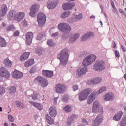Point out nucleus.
Here are the masks:
<instances>
[{
    "label": "nucleus",
    "instance_id": "obj_28",
    "mask_svg": "<svg viewBox=\"0 0 126 126\" xmlns=\"http://www.w3.org/2000/svg\"><path fill=\"white\" fill-rule=\"evenodd\" d=\"M30 55V53H29V52H25V53H24L21 56L20 61L21 62H24L25 61L27 60L28 59Z\"/></svg>",
    "mask_w": 126,
    "mask_h": 126
},
{
    "label": "nucleus",
    "instance_id": "obj_59",
    "mask_svg": "<svg viewBox=\"0 0 126 126\" xmlns=\"http://www.w3.org/2000/svg\"><path fill=\"white\" fill-rule=\"evenodd\" d=\"M30 73H33V68H32V69H31L30 70Z\"/></svg>",
    "mask_w": 126,
    "mask_h": 126
},
{
    "label": "nucleus",
    "instance_id": "obj_48",
    "mask_svg": "<svg viewBox=\"0 0 126 126\" xmlns=\"http://www.w3.org/2000/svg\"><path fill=\"white\" fill-rule=\"evenodd\" d=\"M72 89H73V90L74 91H76L77 90H78L79 89V87L78 85H73V87H72Z\"/></svg>",
    "mask_w": 126,
    "mask_h": 126
},
{
    "label": "nucleus",
    "instance_id": "obj_30",
    "mask_svg": "<svg viewBox=\"0 0 126 126\" xmlns=\"http://www.w3.org/2000/svg\"><path fill=\"white\" fill-rule=\"evenodd\" d=\"M123 115V112L120 111L119 113H117L113 117V120L116 121H119L122 118V116Z\"/></svg>",
    "mask_w": 126,
    "mask_h": 126
},
{
    "label": "nucleus",
    "instance_id": "obj_23",
    "mask_svg": "<svg viewBox=\"0 0 126 126\" xmlns=\"http://www.w3.org/2000/svg\"><path fill=\"white\" fill-rule=\"evenodd\" d=\"M94 35V32H88L82 37L81 41H86V40L89 39L90 37H92Z\"/></svg>",
    "mask_w": 126,
    "mask_h": 126
},
{
    "label": "nucleus",
    "instance_id": "obj_41",
    "mask_svg": "<svg viewBox=\"0 0 126 126\" xmlns=\"http://www.w3.org/2000/svg\"><path fill=\"white\" fill-rule=\"evenodd\" d=\"M121 126H126V116L122 120L121 122Z\"/></svg>",
    "mask_w": 126,
    "mask_h": 126
},
{
    "label": "nucleus",
    "instance_id": "obj_1",
    "mask_svg": "<svg viewBox=\"0 0 126 126\" xmlns=\"http://www.w3.org/2000/svg\"><path fill=\"white\" fill-rule=\"evenodd\" d=\"M96 59V56L94 55H91L86 57L82 62V64L84 67L78 69L76 75L78 76H81L87 73L88 71L87 66L92 64Z\"/></svg>",
    "mask_w": 126,
    "mask_h": 126
},
{
    "label": "nucleus",
    "instance_id": "obj_38",
    "mask_svg": "<svg viewBox=\"0 0 126 126\" xmlns=\"http://www.w3.org/2000/svg\"><path fill=\"white\" fill-rule=\"evenodd\" d=\"M47 44L49 47H55V46L56 45V43L53 42L52 39H49L47 42Z\"/></svg>",
    "mask_w": 126,
    "mask_h": 126
},
{
    "label": "nucleus",
    "instance_id": "obj_39",
    "mask_svg": "<svg viewBox=\"0 0 126 126\" xmlns=\"http://www.w3.org/2000/svg\"><path fill=\"white\" fill-rule=\"evenodd\" d=\"M45 32H44L43 33H41L37 36V37H36V39L38 40H41L43 37H45Z\"/></svg>",
    "mask_w": 126,
    "mask_h": 126
},
{
    "label": "nucleus",
    "instance_id": "obj_57",
    "mask_svg": "<svg viewBox=\"0 0 126 126\" xmlns=\"http://www.w3.org/2000/svg\"><path fill=\"white\" fill-rule=\"evenodd\" d=\"M113 9L115 10V11H117V9L115 7V6H112Z\"/></svg>",
    "mask_w": 126,
    "mask_h": 126
},
{
    "label": "nucleus",
    "instance_id": "obj_4",
    "mask_svg": "<svg viewBox=\"0 0 126 126\" xmlns=\"http://www.w3.org/2000/svg\"><path fill=\"white\" fill-rule=\"evenodd\" d=\"M93 92L91 88L85 89L80 92L78 98L80 101H85L87 99L89 95Z\"/></svg>",
    "mask_w": 126,
    "mask_h": 126
},
{
    "label": "nucleus",
    "instance_id": "obj_63",
    "mask_svg": "<svg viewBox=\"0 0 126 126\" xmlns=\"http://www.w3.org/2000/svg\"><path fill=\"white\" fill-rule=\"evenodd\" d=\"M11 126H16L15 125H14L13 123L11 124Z\"/></svg>",
    "mask_w": 126,
    "mask_h": 126
},
{
    "label": "nucleus",
    "instance_id": "obj_8",
    "mask_svg": "<svg viewBox=\"0 0 126 126\" xmlns=\"http://www.w3.org/2000/svg\"><path fill=\"white\" fill-rule=\"evenodd\" d=\"M46 21V15L42 13H39L37 16V21H38L39 26L40 27H43V26H44Z\"/></svg>",
    "mask_w": 126,
    "mask_h": 126
},
{
    "label": "nucleus",
    "instance_id": "obj_55",
    "mask_svg": "<svg viewBox=\"0 0 126 126\" xmlns=\"http://www.w3.org/2000/svg\"><path fill=\"white\" fill-rule=\"evenodd\" d=\"M122 49L124 52H126V48L123 45H122Z\"/></svg>",
    "mask_w": 126,
    "mask_h": 126
},
{
    "label": "nucleus",
    "instance_id": "obj_61",
    "mask_svg": "<svg viewBox=\"0 0 126 126\" xmlns=\"http://www.w3.org/2000/svg\"><path fill=\"white\" fill-rule=\"evenodd\" d=\"M0 112H2V107H0Z\"/></svg>",
    "mask_w": 126,
    "mask_h": 126
},
{
    "label": "nucleus",
    "instance_id": "obj_16",
    "mask_svg": "<svg viewBox=\"0 0 126 126\" xmlns=\"http://www.w3.org/2000/svg\"><path fill=\"white\" fill-rule=\"evenodd\" d=\"M38 11V4H34L31 7V12L30 13L29 15L31 17H34L35 16V14Z\"/></svg>",
    "mask_w": 126,
    "mask_h": 126
},
{
    "label": "nucleus",
    "instance_id": "obj_58",
    "mask_svg": "<svg viewBox=\"0 0 126 126\" xmlns=\"http://www.w3.org/2000/svg\"><path fill=\"white\" fill-rule=\"evenodd\" d=\"M119 11H120V12L121 13L124 14V10H123V9H120L119 10Z\"/></svg>",
    "mask_w": 126,
    "mask_h": 126
},
{
    "label": "nucleus",
    "instance_id": "obj_26",
    "mask_svg": "<svg viewBox=\"0 0 126 126\" xmlns=\"http://www.w3.org/2000/svg\"><path fill=\"white\" fill-rule=\"evenodd\" d=\"M50 114L53 118H55L56 116L57 112L55 107H54V106H51V107H50Z\"/></svg>",
    "mask_w": 126,
    "mask_h": 126
},
{
    "label": "nucleus",
    "instance_id": "obj_10",
    "mask_svg": "<svg viewBox=\"0 0 126 126\" xmlns=\"http://www.w3.org/2000/svg\"><path fill=\"white\" fill-rule=\"evenodd\" d=\"M104 121V117L101 114H98L95 118L94 122L92 124V126H99Z\"/></svg>",
    "mask_w": 126,
    "mask_h": 126
},
{
    "label": "nucleus",
    "instance_id": "obj_32",
    "mask_svg": "<svg viewBox=\"0 0 126 126\" xmlns=\"http://www.w3.org/2000/svg\"><path fill=\"white\" fill-rule=\"evenodd\" d=\"M3 63L7 67H10L12 65V62L7 58L4 60Z\"/></svg>",
    "mask_w": 126,
    "mask_h": 126
},
{
    "label": "nucleus",
    "instance_id": "obj_21",
    "mask_svg": "<svg viewBox=\"0 0 126 126\" xmlns=\"http://www.w3.org/2000/svg\"><path fill=\"white\" fill-rule=\"evenodd\" d=\"M23 73L17 70H15L12 75L13 78L15 79L21 78L23 77Z\"/></svg>",
    "mask_w": 126,
    "mask_h": 126
},
{
    "label": "nucleus",
    "instance_id": "obj_62",
    "mask_svg": "<svg viewBox=\"0 0 126 126\" xmlns=\"http://www.w3.org/2000/svg\"><path fill=\"white\" fill-rule=\"evenodd\" d=\"M4 126H8L7 124V123H5L4 124Z\"/></svg>",
    "mask_w": 126,
    "mask_h": 126
},
{
    "label": "nucleus",
    "instance_id": "obj_25",
    "mask_svg": "<svg viewBox=\"0 0 126 126\" xmlns=\"http://www.w3.org/2000/svg\"><path fill=\"white\" fill-rule=\"evenodd\" d=\"M29 103L39 110H42V106L40 105L39 103L35 102L32 101H30Z\"/></svg>",
    "mask_w": 126,
    "mask_h": 126
},
{
    "label": "nucleus",
    "instance_id": "obj_2",
    "mask_svg": "<svg viewBox=\"0 0 126 126\" xmlns=\"http://www.w3.org/2000/svg\"><path fill=\"white\" fill-rule=\"evenodd\" d=\"M69 57V52L68 49H64L58 56V59L60 60V65L65 66L67 63Z\"/></svg>",
    "mask_w": 126,
    "mask_h": 126
},
{
    "label": "nucleus",
    "instance_id": "obj_45",
    "mask_svg": "<svg viewBox=\"0 0 126 126\" xmlns=\"http://www.w3.org/2000/svg\"><path fill=\"white\" fill-rule=\"evenodd\" d=\"M82 123L83 124L82 125H79L78 126H85L88 125V123L87 122L86 119H82Z\"/></svg>",
    "mask_w": 126,
    "mask_h": 126
},
{
    "label": "nucleus",
    "instance_id": "obj_46",
    "mask_svg": "<svg viewBox=\"0 0 126 126\" xmlns=\"http://www.w3.org/2000/svg\"><path fill=\"white\" fill-rule=\"evenodd\" d=\"M8 118L11 122H13L14 121V118L13 116H12V115H10V114L8 115Z\"/></svg>",
    "mask_w": 126,
    "mask_h": 126
},
{
    "label": "nucleus",
    "instance_id": "obj_6",
    "mask_svg": "<svg viewBox=\"0 0 126 126\" xmlns=\"http://www.w3.org/2000/svg\"><path fill=\"white\" fill-rule=\"evenodd\" d=\"M105 69V63L104 61L98 60L94 65V69L97 71H102Z\"/></svg>",
    "mask_w": 126,
    "mask_h": 126
},
{
    "label": "nucleus",
    "instance_id": "obj_15",
    "mask_svg": "<svg viewBox=\"0 0 126 126\" xmlns=\"http://www.w3.org/2000/svg\"><path fill=\"white\" fill-rule=\"evenodd\" d=\"M7 7L5 4H3L0 9V18L1 19L5 15L7 12Z\"/></svg>",
    "mask_w": 126,
    "mask_h": 126
},
{
    "label": "nucleus",
    "instance_id": "obj_50",
    "mask_svg": "<svg viewBox=\"0 0 126 126\" xmlns=\"http://www.w3.org/2000/svg\"><path fill=\"white\" fill-rule=\"evenodd\" d=\"M67 99V98L66 97V95L65 94L63 95V98H62V100H63V101H66Z\"/></svg>",
    "mask_w": 126,
    "mask_h": 126
},
{
    "label": "nucleus",
    "instance_id": "obj_35",
    "mask_svg": "<svg viewBox=\"0 0 126 126\" xmlns=\"http://www.w3.org/2000/svg\"><path fill=\"white\" fill-rule=\"evenodd\" d=\"M71 12L70 11L65 12L61 14V18H65L70 16Z\"/></svg>",
    "mask_w": 126,
    "mask_h": 126
},
{
    "label": "nucleus",
    "instance_id": "obj_37",
    "mask_svg": "<svg viewBox=\"0 0 126 126\" xmlns=\"http://www.w3.org/2000/svg\"><path fill=\"white\" fill-rule=\"evenodd\" d=\"M9 90L11 94H15L16 92V87L15 86L10 87Z\"/></svg>",
    "mask_w": 126,
    "mask_h": 126
},
{
    "label": "nucleus",
    "instance_id": "obj_56",
    "mask_svg": "<svg viewBox=\"0 0 126 126\" xmlns=\"http://www.w3.org/2000/svg\"><path fill=\"white\" fill-rule=\"evenodd\" d=\"M6 25L5 24H4V23H2L1 25V27H5Z\"/></svg>",
    "mask_w": 126,
    "mask_h": 126
},
{
    "label": "nucleus",
    "instance_id": "obj_42",
    "mask_svg": "<svg viewBox=\"0 0 126 126\" xmlns=\"http://www.w3.org/2000/svg\"><path fill=\"white\" fill-rule=\"evenodd\" d=\"M14 30H15V27L13 25H10V26H8L6 29V30L8 32L13 31Z\"/></svg>",
    "mask_w": 126,
    "mask_h": 126
},
{
    "label": "nucleus",
    "instance_id": "obj_52",
    "mask_svg": "<svg viewBox=\"0 0 126 126\" xmlns=\"http://www.w3.org/2000/svg\"><path fill=\"white\" fill-rule=\"evenodd\" d=\"M58 34H59V33L58 32H57L53 33L52 36L53 37H56V36H58Z\"/></svg>",
    "mask_w": 126,
    "mask_h": 126
},
{
    "label": "nucleus",
    "instance_id": "obj_44",
    "mask_svg": "<svg viewBox=\"0 0 126 126\" xmlns=\"http://www.w3.org/2000/svg\"><path fill=\"white\" fill-rule=\"evenodd\" d=\"M30 97H32V99L34 100L38 99V96L37 94H32Z\"/></svg>",
    "mask_w": 126,
    "mask_h": 126
},
{
    "label": "nucleus",
    "instance_id": "obj_27",
    "mask_svg": "<svg viewBox=\"0 0 126 126\" xmlns=\"http://www.w3.org/2000/svg\"><path fill=\"white\" fill-rule=\"evenodd\" d=\"M79 36L80 35L79 33H76L74 34L71 37V38H70L69 43H70V44L74 43V42L79 37Z\"/></svg>",
    "mask_w": 126,
    "mask_h": 126
},
{
    "label": "nucleus",
    "instance_id": "obj_19",
    "mask_svg": "<svg viewBox=\"0 0 126 126\" xmlns=\"http://www.w3.org/2000/svg\"><path fill=\"white\" fill-rule=\"evenodd\" d=\"M114 98V95L112 93H108L105 95L104 100L105 101L113 100Z\"/></svg>",
    "mask_w": 126,
    "mask_h": 126
},
{
    "label": "nucleus",
    "instance_id": "obj_47",
    "mask_svg": "<svg viewBox=\"0 0 126 126\" xmlns=\"http://www.w3.org/2000/svg\"><path fill=\"white\" fill-rule=\"evenodd\" d=\"M5 93V91L3 88H0V94H2Z\"/></svg>",
    "mask_w": 126,
    "mask_h": 126
},
{
    "label": "nucleus",
    "instance_id": "obj_3",
    "mask_svg": "<svg viewBox=\"0 0 126 126\" xmlns=\"http://www.w3.org/2000/svg\"><path fill=\"white\" fill-rule=\"evenodd\" d=\"M25 13L22 12L16 13L14 11H10L7 16L9 20H15L18 22H20L24 17Z\"/></svg>",
    "mask_w": 126,
    "mask_h": 126
},
{
    "label": "nucleus",
    "instance_id": "obj_24",
    "mask_svg": "<svg viewBox=\"0 0 126 126\" xmlns=\"http://www.w3.org/2000/svg\"><path fill=\"white\" fill-rule=\"evenodd\" d=\"M77 119V116L73 114L71 115V117H69L68 119H67V123L66 124L65 126H70L71 125L72 122Z\"/></svg>",
    "mask_w": 126,
    "mask_h": 126
},
{
    "label": "nucleus",
    "instance_id": "obj_31",
    "mask_svg": "<svg viewBox=\"0 0 126 126\" xmlns=\"http://www.w3.org/2000/svg\"><path fill=\"white\" fill-rule=\"evenodd\" d=\"M83 18L82 14L80 13L78 15H73L71 18L73 22L78 21Z\"/></svg>",
    "mask_w": 126,
    "mask_h": 126
},
{
    "label": "nucleus",
    "instance_id": "obj_49",
    "mask_svg": "<svg viewBox=\"0 0 126 126\" xmlns=\"http://www.w3.org/2000/svg\"><path fill=\"white\" fill-rule=\"evenodd\" d=\"M115 54L116 55V57L120 58V53L119 52V51H117V50H116L115 52Z\"/></svg>",
    "mask_w": 126,
    "mask_h": 126
},
{
    "label": "nucleus",
    "instance_id": "obj_33",
    "mask_svg": "<svg viewBox=\"0 0 126 126\" xmlns=\"http://www.w3.org/2000/svg\"><path fill=\"white\" fill-rule=\"evenodd\" d=\"M46 118L47 122L48 123V124L50 125H52L54 124V119H53V118H52L51 116H49V114H46Z\"/></svg>",
    "mask_w": 126,
    "mask_h": 126
},
{
    "label": "nucleus",
    "instance_id": "obj_64",
    "mask_svg": "<svg viewBox=\"0 0 126 126\" xmlns=\"http://www.w3.org/2000/svg\"><path fill=\"white\" fill-rule=\"evenodd\" d=\"M94 18V16H91L90 17V18Z\"/></svg>",
    "mask_w": 126,
    "mask_h": 126
},
{
    "label": "nucleus",
    "instance_id": "obj_36",
    "mask_svg": "<svg viewBox=\"0 0 126 126\" xmlns=\"http://www.w3.org/2000/svg\"><path fill=\"white\" fill-rule=\"evenodd\" d=\"M63 109L65 112H70L72 111V107L69 105H67L65 106Z\"/></svg>",
    "mask_w": 126,
    "mask_h": 126
},
{
    "label": "nucleus",
    "instance_id": "obj_43",
    "mask_svg": "<svg viewBox=\"0 0 126 126\" xmlns=\"http://www.w3.org/2000/svg\"><path fill=\"white\" fill-rule=\"evenodd\" d=\"M16 104L17 106V107H19L20 108H23L24 107V104L20 101H17L16 102Z\"/></svg>",
    "mask_w": 126,
    "mask_h": 126
},
{
    "label": "nucleus",
    "instance_id": "obj_7",
    "mask_svg": "<svg viewBox=\"0 0 126 126\" xmlns=\"http://www.w3.org/2000/svg\"><path fill=\"white\" fill-rule=\"evenodd\" d=\"M58 29L62 32H68L71 31V27L68 24L65 23L59 24Z\"/></svg>",
    "mask_w": 126,
    "mask_h": 126
},
{
    "label": "nucleus",
    "instance_id": "obj_22",
    "mask_svg": "<svg viewBox=\"0 0 126 126\" xmlns=\"http://www.w3.org/2000/svg\"><path fill=\"white\" fill-rule=\"evenodd\" d=\"M75 6L74 3H64L62 5V8L64 10H70L73 7Z\"/></svg>",
    "mask_w": 126,
    "mask_h": 126
},
{
    "label": "nucleus",
    "instance_id": "obj_53",
    "mask_svg": "<svg viewBox=\"0 0 126 126\" xmlns=\"http://www.w3.org/2000/svg\"><path fill=\"white\" fill-rule=\"evenodd\" d=\"M113 48L114 49H116V43L115 41L114 42V44L113 45Z\"/></svg>",
    "mask_w": 126,
    "mask_h": 126
},
{
    "label": "nucleus",
    "instance_id": "obj_17",
    "mask_svg": "<svg viewBox=\"0 0 126 126\" xmlns=\"http://www.w3.org/2000/svg\"><path fill=\"white\" fill-rule=\"evenodd\" d=\"M26 43L27 45H31L33 38V33L32 32H29L26 34Z\"/></svg>",
    "mask_w": 126,
    "mask_h": 126
},
{
    "label": "nucleus",
    "instance_id": "obj_60",
    "mask_svg": "<svg viewBox=\"0 0 126 126\" xmlns=\"http://www.w3.org/2000/svg\"><path fill=\"white\" fill-rule=\"evenodd\" d=\"M124 78L125 79V80L126 81V73H125L124 75Z\"/></svg>",
    "mask_w": 126,
    "mask_h": 126
},
{
    "label": "nucleus",
    "instance_id": "obj_34",
    "mask_svg": "<svg viewBox=\"0 0 126 126\" xmlns=\"http://www.w3.org/2000/svg\"><path fill=\"white\" fill-rule=\"evenodd\" d=\"M6 42L4 38L2 37L0 38V46L1 47H6Z\"/></svg>",
    "mask_w": 126,
    "mask_h": 126
},
{
    "label": "nucleus",
    "instance_id": "obj_51",
    "mask_svg": "<svg viewBox=\"0 0 126 126\" xmlns=\"http://www.w3.org/2000/svg\"><path fill=\"white\" fill-rule=\"evenodd\" d=\"M19 35V32L18 31H16L14 33V36H17Z\"/></svg>",
    "mask_w": 126,
    "mask_h": 126
},
{
    "label": "nucleus",
    "instance_id": "obj_29",
    "mask_svg": "<svg viewBox=\"0 0 126 126\" xmlns=\"http://www.w3.org/2000/svg\"><path fill=\"white\" fill-rule=\"evenodd\" d=\"M34 63V61L33 59H30L28 61H26L25 63V67L26 68H28L33 65Z\"/></svg>",
    "mask_w": 126,
    "mask_h": 126
},
{
    "label": "nucleus",
    "instance_id": "obj_11",
    "mask_svg": "<svg viewBox=\"0 0 126 126\" xmlns=\"http://www.w3.org/2000/svg\"><path fill=\"white\" fill-rule=\"evenodd\" d=\"M34 82L35 83H39L41 84V87L42 88H45L47 87L48 85V81L43 78L42 77L38 76L37 78H36L34 79Z\"/></svg>",
    "mask_w": 126,
    "mask_h": 126
},
{
    "label": "nucleus",
    "instance_id": "obj_12",
    "mask_svg": "<svg viewBox=\"0 0 126 126\" xmlns=\"http://www.w3.org/2000/svg\"><path fill=\"white\" fill-rule=\"evenodd\" d=\"M102 79L101 77H96L89 80L87 82V84L90 86L92 85H96L100 83L102 81Z\"/></svg>",
    "mask_w": 126,
    "mask_h": 126
},
{
    "label": "nucleus",
    "instance_id": "obj_18",
    "mask_svg": "<svg viewBox=\"0 0 126 126\" xmlns=\"http://www.w3.org/2000/svg\"><path fill=\"white\" fill-rule=\"evenodd\" d=\"M58 4V2L55 0H50L48 2L47 7L49 9H52L55 8L57 5Z\"/></svg>",
    "mask_w": 126,
    "mask_h": 126
},
{
    "label": "nucleus",
    "instance_id": "obj_14",
    "mask_svg": "<svg viewBox=\"0 0 126 126\" xmlns=\"http://www.w3.org/2000/svg\"><path fill=\"white\" fill-rule=\"evenodd\" d=\"M96 91L92 92L89 96L87 100V103L88 104H91L95 99L96 97Z\"/></svg>",
    "mask_w": 126,
    "mask_h": 126
},
{
    "label": "nucleus",
    "instance_id": "obj_20",
    "mask_svg": "<svg viewBox=\"0 0 126 126\" xmlns=\"http://www.w3.org/2000/svg\"><path fill=\"white\" fill-rule=\"evenodd\" d=\"M43 75L47 78H51L54 75V72L52 70H43Z\"/></svg>",
    "mask_w": 126,
    "mask_h": 126
},
{
    "label": "nucleus",
    "instance_id": "obj_40",
    "mask_svg": "<svg viewBox=\"0 0 126 126\" xmlns=\"http://www.w3.org/2000/svg\"><path fill=\"white\" fill-rule=\"evenodd\" d=\"M107 88L106 87H102L98 90V94H101L105 91H106Z\"/></svg>",
    "mask_w": 126,
    "mask_h": 126
},
{
    "label": "nucleus",
    "instance_id": "obj_9",
    "mask_svg": "<svg viewBox=\"0 0 126 126\" xmlns=\"http://www.w3.org/2000/svg\"><path fill=\"white\" fill-rule=\"evenodd\" d=\"M66 89V86L63 84H57L55 87V91L57 94H62L65 92Z\"/></svg>",
    "mask_w": 126,
    "mask_h": 126
},
{
    "label": "nucleus",
    "instance_id": "obj_54",
    "mask_svg": "<svg viewBox=\"0 0 126 126\" xmlns=\"http://www.w3.org/2000/svg\"><path fill=\"white\" fill-rule=\"evenodd\" d=\"M110 3L112 7L115 6V3L112 0L110 1Z\"/></svg>",
    "mask_w": 126,
    "mask_h": 126
},
{
    "label": "nucleus",
    "instance_id": "obj_13",
    "mask_svg": "<svg viewBox=\"0 0 126 126\" xmlns=\"http://www.w3.org/2000/svg\"><path fill=\"white\" fill-rule=\"evenodd\" d=\"M0 75L2 77L8 79L10 77V74L4 67H2L0 68Z\"/></svg>",
    "mask_w": 126,
    "mask_h": 126
},
{
    "label": "nucleus",
    "instance_id": "obj_5",
    "mask_svg": "<svg viewBox=\"0 0 126 126\" xmlns=\"http://www.w3.org/2000/svg\"><path fill=\"white\" fill-rule=\"evenodd\" d=\"M92 112L93 113L99 112L102 114H103V108L101 106L98 100H95L93 104Z\"/></svg>",
    "mask_w": 126,
    "mask_h": 126
}]
</instances>
